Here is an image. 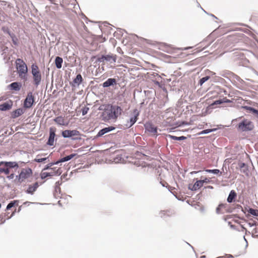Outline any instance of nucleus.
<instances>
[{
	"mask_svg": "<svg viewBox=\"0 0 258 258\" xmlns=\"http://www.w3.org/2000/svg\"><path fill=\"white\" fill-rule=\"evenodd\" d=\"M123 108L120 106L112 103H108L105 113H101L100 118L106 122H109L110 120H116L123 112Z\"/></svg>",
	"mask_w": 258,
	"mask_h": 258,
	"instance_id": "1",
	"label": "nucleus"
},
{
	"mask_svg": "<svg viewBox=\"0 0 258 258\" xmlns=\"http://www.w3.org/2000/svg\"><path fill=\"white\" fill-rule=\"evenodd\" d=\"M17 61L20 62L19 63H17L16 64L17 74L21 80L25 83L27 82L28 80V68L26 63L22 59L18 58Z\"/></svg>",
	"mask_w": 258,
	"mask_h": 258,
	"instance_id": "2",
	"label": "nucleus"
},
{
	"mask_svg": "<svg viewBox=\"0 0 258 258\" xmlns=\"http://www.w3.org/2000/svg\"><path fill=\"white\" fill-rule=\"evenodd\" d=\"M31 74L32 76V84L37 88L42 80L41 72L36 63H33L31 66Z\"/></svg>",
	"mask_w": 258,
	"mask_h": 258,
	"instance_id": "3",
	"label": "nucleus"
},
{
	"mask_svg": "<svg viewBox=\"0 0 258 258\" xmlns=\"http://www.w3.org/2000/svg\"><path fill=\"white\" fill-rule=\"evenodd\" d=\"M82 18L85 19V21L87 24H88L89 23L97 24L98 28L100 29L102 33H105L107 32L108 34H111V30H112V28L111 27H114L113 26L109 24L107 21H93L88 20V17Z\"/></svg>",
	"mask_w": 258,
	"mask_h": 258,
	"instance_id": "4",
	"label": "nucleus"
},
{
	"mask_svg": "<svg viewBox=\"0 0 258 258\" xmlns=\"http://www.w3.org/2000/svg\"><path fill=\"white\" fill-rule=\"evenodd\" d=\"M236 128L238 132H248L254 129V125L252 121L248 119L243 118L236 125Z\"/></svg>",
	"mask_w": 258,
	"mask_h": 258,
	"instance_id": "5",
	"label": "nucleus"
},
{
	"mask_svg": "<svg viewBox=\"0 0 258 258\" xmlns=\"http://www.w3.org/2000/svg\"><path fill=\"white\" fill-rule=\"evenodd\" d=\"M94 59H96L95 62H109L110 63L115 62L116 61V55L112 53H108L107 54H101V55H93L91 57V60L93 61Z\"/></svg>",
	"mask_w": 258,
	"mask_h": 258,
	"instance_id": "6",
	"label": "nucleus"
},
{
	"mask_svg": "<svg viewBox=\"0 0 258 258\" xmlns=\"http://www.w3.org/2000/svg\"><path fill=\"white\" fill-rule=\"evenodd\" d=\"M194 181L196 182L194 184L189 183L188 185V189L191 191H195L201 189L204 185V184L210 183L212 182L210 178L206 177H204L203 179H198V178H195Z\"/></svg>",
	"mask_w": 258,
	"mask_h": 258,
	"instance_id": "7",
	"label": "nucleus"
},
{
	"mask_svg": "<svg viewBox=\"0 0 258 258\" xmlns=\"http://www.w3.org/2000/svg\"><path fill=\"white\" fill-rule=\"evenodd\" d=\"M61 136L63 138H69L72 140V139L75 136H86L82 134L79 131L75 130H65L61 131Z\"/></svg>",
	"mask_w": 258,
	"mask_h": 258,
	"instance_id": "8",
	"label": "nucleus"
},
{
	"mask_svg": "<svg viewBox=\"0 0 258 258\" xmlns=\"http://www.w3.org/2000/svg\"><path fill=\"white\" fill-rule=\"evenodd\" d=\"M139 115L140 111L137 108L134 109L129 119L127 120V123L125 124L126 128H131L136 123L139 118Z\"/></svg>",
	"mask_w": 258,
	"mask_h": 258,
	"instance_id": "9",
	"label": "nucleus"
},
{
	"mask_svg": "<svg viewBox=\"0 0 258 258\" xmlns=\"http://www.w3.org/2000/svg\"><path fill=\"white\" fill-rule=\"evenodd\" d=\"M145 132L152 134L156 137L158 134V127L155 126L151 121H147L144 124Z\"/></svg>",
	"mask_w": 258,
	"mask_h": 258,
	"instance_id": "10",
	"label": "nucleus"
},
{
	"mask_svg": "<svg viewBox=\"0 0 258 258\" xmlns=\"http://www.w3.org/2000/svg\"><path fill=\"white\" fill-rule=\"evenodd\" d=\"M35 104V97L32 92H29L24 101V107L26 108H31Z\"/></svg>",
	"mask_w": 258,
	"mask_h": 258,
	"instance_id": "11",
	"label": "nucleus"
},
{
	"mask_svg": "<svg viewBox=\"0 0 258 258\" xmlns=\"http://www.w3.org/2000/svg\"><path fill=\"white\" fill-rule=\"evenodd\" d=\"M56 128L54 126H51L49 128V137L46 142V145L49 146H52L54 145V142L57 141L55 137H57L56 135Z\"/></svg>",
	"mask_w": 258,
	"mask_h": 258,
	"instance_id": "12",
	"label": "nucleus"
},
{
	"mask_svg": "<svg viewBox=\"0 0 258 258\" xmlns=\"http://www.w3.org/2000/svg\"><path fill=\"white\" fill-rule=\"evenodd\" d=\"M62 173V170L60 168H57L55 170H53L52 172H42L40 174L41 179L43 180L48 177H52L54 176H58Z\"/></svg>",
	"mask_w": 258,
	"mask_h": 258,
	"instance_id": "13",
	"label": "nucleus"
},
{
	"mask_svg": "<svg viewBox=\"0 0 258 258\" xmlns=\"http://www.w3.org/2000/svg\"><path fill=\"white\" fill-rule=\"evenodd\" d=\"M19 173L21 175L23 181H24L25 179L28 178L32 175L33 171L31 168L28 167L22 168Z\"/></svg>",
	"mask_w": 258,
	"mask_h": 258,
	"instance_id": "14",
	"label": "nucleus"
},
{
	"mask_svg": "<svg viewBox=\"0 0 258 258\" xmlns=\"http://www.w3.org/2000/svg\"><path fill=\"white\" fill-rule=\"evenodd\" d=\"M5 166L8 167V169H18L19 168V165L16 161H0V166Z\"/></svg>",
	"mask_w": 258,
	"mask_h": 258,
	"instance_id": "15",
	"label": "nucleus"
},
{
	"mask_svg": "<svg viewBox=\"0 0 258 258\" xmlns=\"http://www.w3.org/2000/svg\"><path fill=\"white\" fill-rule=\"evenodd\" d=\"M83 82V78L80 74L77 75L75 78H73V81L70 83L72 87H79Z\"/></svg>",
	"mask_w": 258,
	"mask_h": 258,
	"instance_id": "16",
	"label": "nucleus"
},
{
	"mask_svg": "<svg viewBox=\"0 0 258 258\" xmlns=\"http://www.w3.org/2000/svg\"><path fill=\"white\" fill-rule=\"evenodd\" d=\"M39 184L38 182H35L32 184L28 185L27 188L25 190V192L28 195H33L39 187Z\"/></svg>",
	"mask_w": 258,
	"mask_h": 258,
	"instance_id": "17",
	"label": "nucleus"
},
{
	"mask_svg": "<svg viewBox=\"0 0 258 258\" xmlns=\"http://www.w3.org/2000/svg\"><path fill=\"white\" fill-rule=\"evenodd\" d=\"M22 86L21 82H14L8 85L7 88L11 91H19L21 90Z\"/></svg>",
	"mask_w": 258,
	"mask_h": 258,
	"instance_id": "18",
	"label": "nucleus"
},
{
	"mask_svg": "<svg viewBox=\"0 0 258 258\" xmlns=\"http://www.w3.org/2000/svg\"><path fill=\"white\" fill-rule=\"evenodd\" d=\"M13 105V102L11 100H9L6 102L0 104V110L5 111L10 110Z\"/></svg>",
	"mask_w": 258,
	"mask_h": 258,
	"instance_id": "19",
	"label": "nucleus"
},
{
	"mask_svg": "<svg viewBox=\"0 0 258 258\" xmlns=\"http://www.w3.org/2000/svg\"><path fill=\"white\" fill-rule=\"evenodd\" d=\"M117 84V83L116 79L110 78L107 79L104 82L101 84V85L103 88H108L116 85Z\"/></svg>",
	"mask_w": 258,
	"mask_h": 258,
	"instance_id": "20",
	"label": "nucleus"
},
{
	"mask_svg": "<svg viewBox=\"0 0 258 258\" xmlns=\"http://www.w3.org/2000/svg\"><path fill=\"white\" fill-rule=\"evenodd\" d=\"M24 113V110L23 108H17L13 111L11 113V118L14 119L16 118Z\"/></svg>",
	"mask_w": 258,
	"mask_h": 258,
	"instance_id": "21",
	"label": "nucleus"
},
{
	"mask_svg": "<svg viewBox=\"0 0 258 258\" xmlns=\"http://www.w3.org/2000/svg\"><path fill=\"white\" fill-rule=\"evenodd\" d=\"M237 197V193L236 192L232 189L230 190L228 196L227 198V202L228 203H232L235 201L236 198Z\"/></svg>",
	"mask_w": 258,
	"mask_h": 258,
	"instance_id": "22",
	"label": "nucleus"
},
{
	"mask_svg": "<svg viewBox=\"0 0 258 258\" xmlns=\"http://www.w3.org/2000/svg\"><path fill=\"white\" fill-rule=\"evenodd\" d=\"M59 163H60V162H59V160H58L56 161L51 162L49 163L48 164H46V165H45L44 167H43V168L42 169V171H43L47 170H56V167L52 168L51 167L53 165H57Z\"/></svg>",
	"mask_w": 258,
	"mask_h": 258,
	"instance_id": "23",
	"label": "nucleus"
},
{
	"mask_svg": "<svg viewBox=\"0 0 258 258\" xmlns=\"http://www.w3.org/2000/svg\"><path fill=\"white\" fill-rule=\"evenodd\" d=\"M167 137H168L169 138L172 139V140H173L181 141L185 140L187 139L188 138H190L191 137V135H189L187 136V137H185V136H184L177 137V136H173V135H171L168 134V135H167Z\"/></svg>",
	"mask_w": 258,
	"mask_h": 258,
	"instance_id": "24",
	"label": "nucleus"
},
{
	"mask_svg": "<svg viewBox=\"0 0 258 258\" xmlns=\"http://www.w3.org/2000/svg\"><path fill=\"white\" fill-rule=\"evenodd\" d=\"M53 121L58 125L67 126L68 122L65 123L62 116H58L53 119Z\"/></svg>",
	"mask_w": 258,
	"mask_h": 258,
	"instance_id": "25",
	"label": "nucleus"
},
{
	"mask_svg": "<svg viewBox=\"0 0 258 258\" xmlns=\"http://www.w3.org/2000/svg\"><path fill=\"white\" fill-rule=\"evenodd\" d=\"M54 62L55 66V67L57 69H60L62 68V64L63 63V59L62 57L57 56L55 57Z\"/></svg>",
	"mask_w": 258,
	"mask_h": 258,
	"instance_id": "26",
	"label": "nucleus"
},
{
	"mask_svg": "<svg viewBox=\"0 0 258 258\" xmlns=\"http://www.w3.org/2000/svg\"><path fill=\"white\" fill-rule=\"evenodd\" d=\"M78 154L77 153H72L69 155L66 156L65 157H63L62 158H61L59 159V162L60 163H63L65 162H67L68 161L71 160L73 158L77 156Z\"/></svg>",
	"mask_w": 258,
	"mask_h": 258,
	"instance_id": "27",
	"label": "nucleus"
},
{
	"mask_svg": "<svg viewBox=\"0 0 258 258\" xmlns=\"http://www.w3.org/2000/svg\"><path fill=\"white\" fill-rule=\"evenodd\" d=\"M117 31H114L113 33V36L116 37V39H120L123 36V31L126 33V31L121 28H117Z\"/></svg>",
	"mask_w": 258,
	"mask_h": 258,
	"instance_id": "28",
	"label": "nucleus"
},
{
	"mask_svg": "<svg viewBox=\"0 0 258 258\" xmlns=\"http://www.w3.org/2000/svg\"><path fill=\"white\" fill-rule=\"evenodd\" d=\"M204 171L208 173H212V174L216 175L218 176H221L222 175V172L218 169H204Z\"/></svg>",
	"mask_w": 258,
	"mask_h": 258,
	"instance_id": "29",
	"label": "nucleus"
},
{
	"mask_svg": "<svg viewBox=\"0 0 258 258\" xmlns=\"http://www.w3.org/2000/svg\"><path fill=\"white\" fill-rule=\"evenodd\" d=\"M19 203V200H13L9 202V203L7 205L6 209V211L10 210L12 208L14 207L15 206H17L18 205Z\"/></svg>",
	"mask_w": 258,
	"mask_h": 258,
	"instance_id": "30",
	"label": "nucleus"
},
{
	"mask_svg": "<svg viewBox=\"0 0 258 258\" xmlns=\"http://www.w3.org/2000/svg\"><path fill=\"white\" fill-rule=\"evenodd\" d=\"M214 107L212 105V104L208 105L205 109L202 110V113L204 116H205L208 114H210L212 111Z\"/></svg>",
	"mask_w": 258,
	"mask_h": 258,
	"instance_id": "31",
	"label": "nucleus"
},
{
	"mask_svg": "<svg viewBox=\"0 0 258 258\" xmlns=\"http://www.w3.org/2000/svg\"><path fill=\"white\" fill-rule=\"evenodd\" d=\"M247 214H248L249 217L250 216L258 217V210L252 209V208H248V212L247 213Z\"/></svg>",
	"mask_w": 258,
	"mask_h": 258,
	"instance_id": "32",
	"label": "nucleus"
},
{
	"mask_svg": "<svg viewBox=\"0 0 258 258\" xmlns=\"http://www.w3.org/2000/svg\"><path fill=\"white\" fill-rule=\"evenodd\" d=\"M210 41L209 44L206 46L208 47L214 41V32H212L211 34H210L204 41V42L206 41ZM206 48V47L204 48V49Z\"/></svg>",
	"mask_w": 258,
	"mask_h": 258,
	"instance_id": "33",
	"label": "nucleus"
},
{
	"mask_svg": "<svg viewBox=\"0 0 258 258\" xmlns=\"http://www.w3.org/2000/svg\"><path fill=\"white\" fill-rule=\"evenodd\" d=\"M169 213V210H163L160 212L159 215L161 218L165 219L166 217H170V214Z\"/></svg>",
	"mask_w": 258,
	"mask_h": 258,
	"instance_id": "34",
	"label": "nucleus"
},
{
	"mask_svg": "<svg viewBox=\"0 0 258 258\" xmlns=\"http://www.w3.org/2000/svg\"><path fill=\"white\" fill-rule=\"evenodd\" d=\"M210 78L209 76H206L201 78L198 82V85L202 86L206 82L209 80Z\"/></svg>",
	"mask_w": 258,
	"mask_h": 258,
	"instance_id": "35",
	"label": "nucleus"
},
{
	"mask_svg": "<svg viewBox=\"0 0 258 258\" xmlns=\"http://www.w3.org/2000/svg\"><path fill=\"white\" fill-rule=\"evenodd\" d=\"M10 172V169L8 167L5 166H0V174L5 173L6 175H8Z\"/></svg>",
	"mask_w": 258,
	"mask_h": 258,
	"instance_id": "36",
	"label": "nucleus"
},
{
	"mask_svg": "<svg viewBox=\"0 0 258 258\" xmlns=\"http://www.w3.org/2000/svg\"><path fill=\"white\" fill-rule=\"evenodd\" d=\"M242 108L246 110L249 113L253 114L256 108L249 106H243Z\"/></svg>",
	"mask_w": 258,
	"mask_h": 258,
	"instance_id": "37",
	"label": "nucleus"
},
{
	"mask_svg": "<svg viewBox=\"0 0 258 258\" xmlns=\"http://www.w3.org/2000/svg\"><path fill=\"white\" fill-rule=\"evenodd\" d=\"M10 36L12 39L13 43L15 45L18 46L19 45L18 39L16 37V35L14 33H13L11 35H10Z\"/></svg>",
	"mask_w": 258,
	"mask_h": 258,
	"instance_id": "38",
	"label": "nucleus"
},
{
	"mask_svg": "<svg viewBox=\"0 0 258 258\" xmlns=\"http://www.w3.org/2000/svg\"><path fill=\"white\" fill-rule=\"evenodd\" d=\"M160 47L159 49H162L163 51H166L167 53H169V51L165 50V49H168L170 45L165 43H160Z\"/></svg>",
	"mask_w": 258,
	"mask_h": 258,
	"instance_id": "39",
	"label": "nucleus"
},
{
	"mask_svg": "<svg viewBox=\"0 0 258 258\" xmlns=\"http://www.w3.org/2000/svg\"><path fill=\"white\" fill-rule=\"evenodd\" d=\"M174 124L176 125V127H180L184 125H188L189 123H187L186 121L182 120L180 121H176L174 123Z\"/></svg>",
	"mask_w": 258,
	"mask_h": 258,
	"instance_id": "40",
	"label": "nucleus"
},
{
	"mask_svg": "<svg viewBox=\"0 0 258 258\" xmlns=\"http://www.w3.org/2000/svg\"><path fill=\"white\" fill-rule=\"evenodd\" d=\"M61 182L60 181H57L55 183L54 189H55V192L58 191L59 194H61V189L60 186L61 185Z\"/></svg>",
	"mask_w": 258,
	"mask_h": 258,
	"instance_id": "41",
	"label": "nucleus"
},
{
	"mask_svg": "<svg viewBox=\"0 0 258 258\" xmlns=\"http://www.w3.org/2000/svg\"><path fill=\"white\" fill-rule=\"evenodd\" d=\"M15 179L13 180V181L16 183V184H18V183H19V184H21L22 183L23 181V180L22 179V177L21 176V175L20 174V173L18 174V175H15Z\"/></svg>",
	"mask_w": 258,
	"mask_h": 258,
	"instance_id": "42",
	"label": "nucleus"
},
{
	"mask_svg": "<svg viewBox=\"0 0 258 258\" xmlns=\"http://www.w3.org/2000/svg\"><path fill=\"white\" fill-rule=\"evenodd\" d=\"M241 172L244 173L246 176H249V167L248 165H246V166H245L243 168L240 169Z\"/></svg>",
	"mask_w": 258,
	"mask_h": 258,
	"instance_id": "43",
	"label": "nucleus"
},
{
	"mask_svg": "<svg viewBox=\"0 0 258 258\" xmlns=\"http://www.w3.org/2000/svg\"><path fill=\"white\" fill-rule=\"evenodd\" d=\"M47 160H49V156L47 157H44V158H36L34 161L37 163H42V162H45Z\"/></svg>",
	"mask_w": 258,
	"mask_h": 258,
	"instance_id": "44",
	"label": "nucleus"
},
{
	"mask_svg": "<svg viewBox=\"0 0 258 258\" xmlns=\"http://www.w3.org/2000/svg\"><path fill=\"white\" fill-rule=\"evenodd\" d=\"M107 105H108V103H107V104H103L101 105L98 107V110H100V111H103V112L102 113H105Z\"/></svg>",
	"mask_w": 258,
	"mask_h": 258,
	"instance_id": "45",
	"label": "nucleus"
},
{
	"mask_svg": "<svg viewBox=\"0 0 258 258\" xmlns=\"http://www.w3.org/2000/svg\"><path fill=\"white\" fill-rule=\"evenodd\" d=\"M106 133H108L115 130L116 127L113 125L108 126L107 127H104Z\"/></svg>",
	"mask_w": 258,
	"mask_h": 258,
	"instance_id": "46",
	"label": "nucleus"
},
{
	"mask_svg": "<svg viewBox=\"0 0 258 258\" xmlns=\"http://www.w3.org/2000/svg\"><path fill=\"white\" fill-rule=\"evenodd\" d=\"M2 30L5 33L9 34V36H10V35L13 33L7 27H2Z\"/></svg>",
	"mask_w": 258,
	"mask_h": 258,
	"instance_id": "47",
	"label": "nucleus"
},
{
	"mask_svg": "<svg viewBox=\"0 0 258 258\" xmlns=\"http://www.w3.org/2000/svg\"><path fill=\"white\" fill-rule=\"evenodd\" d=\"M161 56L166 61L170 62V59L171 58V56L162 53L161 54Z\"/></svg>",
	"mask_w": 258,
	"mask_h": 258,
	"instance_id": "48",
	"label": "nucleus"
},
{
	"mask_svg": "<svg viewBox=\"0 0 258 258\" xmlns=\"http://www.w3.org/2000/svg\"><path fill=\"white\" fill-rule=\"evenodd\" d=\"M89 110V108L88 107H87L86 106L83 107L81 109V112H82V116H84V115H86Z\"/></svg>",
	"mask_w": 258,
	"mask_h": 258,
	"instance_id": "49",
	"label": "nucleus"
},
{
	"mask_svg": "<svg viewBox=\"0 0 258 258\" xmlns=\"http://www.w3.org/2000/svg\"><path fill=\"white\" fill-rule=\"evenodd\" d=\"M248 208H250L247 205H246V206L244 207V208L242 209V212L244 214L246 217L249 218V215L247 214V213L248 212Z\"/></svg>",
	"mask_w": 258,
	"mask_h": 258,
	"instance_id": "50",
	"label": "nucleus"
},
{
	"mask_svg": "<svg viewBox=\"0 0 258 258\" xmlns=\"http://www.w3.org/2000/svg\"><path fill=\"white\" fill-rule=\"evenodd\" d=\"M227 217L228 218H238L239 219H241V220H244L245 221H246V220L245 219V218L244 217L240 218L238 216V215H237V214H233V215H227Z\"/></svg>",
	"mask_w": 258,
	"mask_h": 258,
	"instance_id": "51",
	"label": "nucleus"
},
{
	"mask_svg": "<svg viewBox=\"0 0 258 258\" xmlns=\"http://www.w3.org/2000/svg\"><path fill=\"white\" fill-rule=\"evenodd\" d=\"M222 103H223V99H219L218 100L214 101L212 103V105L214 106L215 105L222 104Z\"/></svg>",
	"mask_w": 258,
	"mask_h": 258,
	"instance_id": "52",
	"label": "nucleus"
},
{
	"mask_svg": "<svg viewBox=\"0 0 258 258\" xmlns=\"http://www.w3.org/2000/svg\"><path fill=\"white\" fill-rule=\"evenodd\" d=\"M106 134V131H105L104 128L99 130V131L97 133L98 136H99L100 138L102 137L104 135Z\"/></svg>",
	"mask_w": 258,
	"mask_h": 258,
	"instance_id": "53",
	"label": "nucleus"
},
{
	"mask_svg": "<svg viewBox=\"0 0 258 258\" xmlns=\"http://www.w3.org/2000/svg\"><path fill=\"white\" fill-rule=\"evenodd\" d=\"M238 167L240 170L241 169L245 167V166H246V165H247V164L244 162L239 161L238 163Z\"/></svg>",
	"mask_w": 258,
	"mask_h": 258,
	"instance_id": "54",
	"label": "nucleus"
},
{
	"mask_svg": "<svg viewBox=\"0 0 258 258\" xmlns=\"http://www.w3.org/2000/svg\"><path fill=\"white\" fill-rule=\"evenodd\" d=\"M210 133L209 128L208 129H205L203 131H202L201 132H200L198 135H206Z\"/></svg>",
	"mask_w": 258,
	"mask_h": 258,
	"instance_id": "55",
	"label": "nucleus"
},
{
	"mask_svg": "<svg viewBox=\"0 0 258 258\" xmlns=\"http://www.w3.org/2000/svg\"><path fill=\"white\" fill-rule=\"evenodd\" d=\"M60 194H59L58 191H57L55 192V189H54V191H53V197H54V198H55L56 199H57L58 198H61V197L59 195Z\"/></svg>",
	"mask_w": 258,
	"mask_h": 258,
	"instance_id": "56",
	"label": "nucleus"
},
{
	"mask_svg": "<svg viewBox=\"0 0 258 258\" xmlns=\"http://www.w3.org/2000/svg\"><path fill=\"white\" fill-rule=\"evenodd\" d=\"M234 208H235V212H239V210H240V209L242 211V209L243 208L242 207V206L240 205H239V204L236 205L235 206Z\"/></svg>",
	"mask_w": 258,
	"mask_h": 258,
	"instance_id": "57",
	"label": "nucleus"
},
{
	"mask_svg": "<svg viewBox=\"0 0 258 258\" xmlns=\"http://www.w3.org/2000/svg\"><path fill=\"white\" fill-rule=\"evenodd\" d=\"M235 208H234V207H229L226 209V212L228 213H232L233 212H235Z\"/></svg>",
	"mask_w": 258,
	"mask_h": 258,
	"instance_id": "58",
	"label": "nucleus"
},
{
	"mask_svg": "<svg viewBox=\"0 0 258 258\" xmlns=\"http://www.w3.org/2000/svg\"><path fill=\"white\" fill-rule=\"evenodd\" d=\"M15 175V173H12L10 174V175H7V178L8 179H9V180L13 179L14 178Z\"/></svg>",
	"mask_w": 258,
	"mask_h": 258,
	"instance_id": "59",
	"label": "nucleus"
},
{
	"mask_svg": "<svg viewBox=\"0 0 258 258\" xmlns=\"http://www.w3.org/2000/svg\"><path fill=\"white\" fill-rule=\"evenodd\" d=\"M221 209H221L220 207H219V205H218V206L216 208V213L217 214H222V213L221 212Z\"/></svg>",
	"mask_w": 258,
	"mask_h": 258,
	"instance_id": "60",
	"label": "nucleus"
},
{
	"mask_svg": "<svg viewBox=\"0 0 258 258\" xmlns=\"http://www.w3.org/2000/svg\"><path fill=\"white\" fill-rule=\"evenodd\" d=\"M248 225H249V227H252L253 226H257L258 225V223H256V222H253L252 223L248 222Z\"/></svg>",
	"mask_w": 258,
	"mask_h": 258,
	"instance_id": "61",
	"label": "nucleus"
},
{
	"mask_svg": "<svg viewBox=\"0 0 258 258\" xmlns=\"http://www.w3.org/2000/svg\"><path fill=\"white\" fill-rule=\"evenodd\" d=\"M228 205L226 203H220L219 207H220L221 209L225 208Z\"/></svg>",
	"mask_w": 258,
	"mask_h": 258,
	"instance_id": "62",
	"label": "nucleus"
},
{
	"mask_svg": "<svg viewBox=\"0 0 258 258\" xmlns=\"http://www.w3.org/2000/svg\"><path fill=\"white\" fill-rule=\"evenodd\" d=\"M82 140L81 136H75L72 139V141H80Z\"/></svg>",
	"mask_w": 258,
	"mask_h": 258,
	"instance_id": "63",
	"label": "nucleus"
},
{
	"mask_svg": "<svg viewBox=\"0 0 258 258\" xmlns=\"http://www.w3.org/2000/svg\"><path fill=\"white\" fill-rule=\"evenodd\" d=\"M253 115L256 117L257 119H258V109L256 108L255 110L254 111V113H253Z\"/></svg>",
	"mask_w": 258,
	"mask_h": 258,
	"instance_id": "64",
	"label": "nucleus"
}]
</instances>
